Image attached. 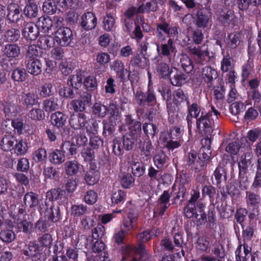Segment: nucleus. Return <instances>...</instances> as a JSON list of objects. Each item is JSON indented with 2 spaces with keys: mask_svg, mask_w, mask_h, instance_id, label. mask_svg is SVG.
<instances>
[{
  "mask_svg": "<svg viewBox=\"0 0 261 261\" xmlns=\"http://www.w3.org/2000/svg\"><path fill=\"white\" fill-rule=\"evenodd\" d=\"M71 215L74 216L80 217L88 213V208L86 205L81 204H75L71 206Z\"/></svg>",
  "mask_w": 261,
  "mask_h": 261,
  "instance_id": "obj_60",
  "label": "nucleus"
},
{
  "mask_svg": "<svg viewBox=\"0 0 261 261\" xmlns=\"http://www.w3.org/2000/svg\"><path fill=\"white\" fill-rule=\"evenodd\" d=\"M67 118V116L64 114L58 111L51 115L50 122L54 126L58 128H63L66 123Z\"/></svg>",
  "mask_w": 261,
  "mask_h": 261,
  "instance_id": "obj_23",
  "label": "nucleus"
},
{
  "mask_svg": "<svg viewBox=\"0 0 261 261\" xmlns=\"http://www.w3.org/2000/svg\"><path fill=\"white\" fill-rule=\"evenodd\" d=\"M64 195V191L59 188L53 189L48 191L46 193V197L50 201L61 199Z\"/></svg>",
  "mask_w": 261,
  "mask_h": 261,
  "instance_id": "obj_58",
  "label": "nucleus"
},
{
  "mask_svg": "<svg viewBox=\"0 0 261 261\" xmlns=\"http://www.w3.org/2000/svg\"><path fill=\"white\" fill-rule=\"evenodd\" d=\"M115 18L111 14H107L103 18V28L107 31H113L115 29Z\"/></svg>",
  "mask_w": 261,
  "mask_h": 261,
  "instance_id": "obj_53",
  "label": "nucleus"
},
{
  "mask_svg": "<svg viewBox=\"0 0 261 261\" xmlns=\"http://www.w3.org/2000/svg\"><path fill=\"white\" fill-rule=\"evenodd\" d=\"M214 175L217 181V186L222 182L226 180V173L225 169L222 167H218L214 171Z\"/></svg>",
  "mask_w": 261,
  "mask_h": 261,
  "instance_id": "obj_59",
  "label": "nucleus"
},
{
  "mask_svg": "<svg viewBox=\"0 0 261 261\" xmlns=\"http://www.w3.org/2000/svg\"><path fill=\"white\" fill-rule=\"evenodd\" d=\"M251 248L247 243L240 244L235 252L237 261H247L251 255Z\"/></svg>",
  "mask_w": 261,
  "mask_h": 261,
  "instance_id": "obj_17",
  "label": "nucleus"
},
{
  "mask_svg": "<svg viewBox=\"0 0 261 261\" xmlns=\"http://www.w3.org/2000/svg\"><path fill=\"white\" fill-rule=\"evenodd\" d=\"M241 42V35L238 32H234L229 35L227 41V46L230 49L236 48Z\"/></svg>",
  "mask_w": 261,
  "mask_h": 261,
  "instance_id": "obj_31",
  "label": "nucleus"
},
{
  "mask_svg": "<svg viewBox=\"0 0 261 261\" xmlns=\"http://www.w3.org/2000/svg\"><path fill=\"white\" fill-rule=\"evenodd\" d=\"M103 123V135L105 136H109L111 135L115 131L116 122H113L111 118H109V120H104Z\"/></svg>",
  "mask_w": 261,
  "mask_h": 261,
  "instance_id": "obj_42",
  "label": "nucleus"
},
{
  "mask_svg": "<svg viewBox=\"0 0 261 261\" xmlns=\"http://www.w3.org/2000/svg\"><path fill=\"white\" fill-rule=\"evenodd\" d=\"M43 11L49 14H53L57 9V4L53 0H46L43 5Z\"/></svg>",
  "mask_w": 261,
  "mask_h": 261,
  "instance_id": "obj_54",
  "label": "nucleus"
},
{
  "mask_svg": "<svg viewBox=\"0 0 261 261\" xmlns=\"http://www.w3.org/2000/svg\"><path fill=\"white\" fill-rule=\"evenodd\" d=\"M64 154L73 155L76 153V146L74 142L69 141H64L60 147Z\"/></svg>",
  "mask_w": 261,
  "mask_h": 261,
  "instance_id": "obj_33",
  "label": "nucleus"
},
{
  "mask_svg": "<svg viewBox=\"0 0 261 261\" xmlns=\"http://www.w3.org/2000/svg\"><path fill=\"white\" fill-rule=\"evenodd\" d=\"M170 196L171 195L168 191H164L158 199V204L160 208L159 212L160 215L162 216L166 210L170 205L169 203Z\"/></svg>",
  "mask_w": 261,
  "mask_h": 261,
  "instance_id": "obj_22",
  "label": "nucleus"
},
{
  "mask_svg": "<svg viewBox=\"0 0 261 261\" xmlns=\"http://www.w3.org/2000/svg\"><path fill=\"white\" fill-rule=\"evenodd\" d=\"M156 69L157 72L162 77H167L170 74L169 65L162 60L159 59L156 61Z\"/></svg>",
  "mask_w": 261,
  "mask_h": 261,
  "instance_id": "obj_43",
  "label": "nucleus"
},
{
  "mask_svg": "<svg viewBox=\"0 0 261 261\" xmlns=\"http://www.w3.org/2000/svg\"><path fill=\"white\" fill-rule=\"evenodd\" d=\"M180 64L187 73H190L193 69V65L191 60L186 54H181L180 56Z\"/></svg>",
  "mask_w": 261,
  "mask_h": 261,
  "instance_id": "obj_45",
  "label": "nucleus"
},
{
  "mask_svg": "<svg viewBox=\"0 0 261 261\" xmlns=\"http://www.w3.org/2000/svg\"><path fill=\"white\" fill-rule=\"evenodd\" d=\"M201 111L200 107L196 103H193L191 105H188V115L187 116V121L189 132H191L193 124V118L196 119L199 117V114Z\"/></svg>",
  "mask_w": 261,
  "mask_h": 261,
  "instance_id": "obj_18",
  "label": "nucleus"
},
{
  "mask_svg": "<svg viewBox=\"0 0 261 261\" xmlns=\"http://www.w3.org/2000/svg\"><path fill=\"white\" fill-rule=\"evenodd\" d=\"M200 191L198 189H193L191 192V198L188 204L184 208V213L187 217H191L193 215V211L197 207V202L201 201Z\"/></svg>",
  "mask_w": 261,
  "mask_h": 261,
  "instance_id": "obj_7",
  "label": "nucleus"
},
{
  "mask_svg": "<svg viewBox=\"0 0 261 261\" xmlns=\"http://www.w3.org/2000/svg\"><path fill=\"white\" fill-rule=\"evenodd\" d=\"M211 116L210 112H202L200 116L196 119V128L199 133L202 135H210L213 132Z\"/></svg>",
  "mask_w": 261,
  "mask_h": 261,
  "instance_id": "obj_1",
  "label": "nucleus"
},
{
  "mask_svg": "<svg viewBox=\"0 0 261 261\" xmlns=\"http://www.w3.org/2000/svg\"><path fill=\"white\" fill-rule=\"evenodd\" d=\"M134 138L138 139L141 134V124L139 121H135L129 126V133H127Z\"/></svg>",
  "mask_w": 261,
  "mask_h": 261,
  "instance_id": "obj_57",
  "label": "nucleus"
},
{
  "mask_svg": "<svg viewBox=\"0 0 261 261\" xmlns=\"http://www.w3.org/2000/svg\"><path fill=\"white\" fill-rule=\"evenodd\" d=\"M58 98L51 97L44 100L43 102V109L47 112H51L58 109Z\"/></svg>",
  "mask_w": 261,
  "mask_h": 261,
  "instance_id": "obj_38",
  "label": "nucleus"
},
{
  "mask_svg": "<svg viewBox=\"0 0 261 261\" xmlns=\"http://www.w3.org/2000/svg\"><path fill=\"white\" fill-rule=\"evenodd\" d=\"M65 155L60 149H56L49 154V162L55 165H59L65 161Z\"/></svg>",
  "mask_w": 261,
  "mask_h": 261,
  "instance_id": "obj_26",
  "label": "nucleus"
},
{
  "mask_svg": "<svg viewBox=\"0 0 261 261\" xmlns=\"http://www.w3.org/2000/svg\"><path fill=\"white\" fill-rule=\"evenodd\" d=\"M16 139L13 135L5 134L0 142L1 148L4 151H11L14 149Z\"/></svg>",
  "mask_w": 261,
  "mask_h": 261,
  "instance_id": "obj_19",
  "label": "nucleus"
},
{
  "mask_svg": "<svg viewBox=\"0 0 261 261\" xmlns=\"http://www.w3.org/2000/svg\"><path fill=\"white\" fill-rule=\"evenodd\" d=\"M202 76L208 86L210 87L212 86L214 80L217 78L218 73L216 70L211 67L205 66L202 69Z\"/></svg>",
  "mask_w": 261,
  "mask_h": 261,
  "instance_id": "obj_24",
  "label": "nucleus"
},
{
  "mask_svg": "<svg viewBox=\"0 0 261 261\" xmlns=\"http://www.w3.org/2000/svg\"><path fill=\"white\" fill-rule=\"evenodd\" d=\"M64 165L66 173L71 176L76 174L80 168V164L75 160L67 161Z\"/></svg>",
  "mask_w": 261,
  "mask_h": 261,
  "instance_id": "obj_35",
  "label": "nucleus"
},
{
  "mask_svg": "<svg viewBox=\"0 0 261 261\" xmlns=\"http://www.w3.org/2000/svg\"><path fill=\"white\" fill-rule=\"evenodd\" d=\"M38 8L35 3H30L27 5L23 10L24 15L29 18H34L37 16Z\"/></svg>",
  "mask_w": 261,
  "mask_h": 261,
  "instance_id": "obj_52",
  "label": "nucleus"
},
{
  "mask_svg": "<svg viewBox=\"0 0 261 261\" xmlns=\"http://www.w3.org/2000/svg\"><path fill=\"white\" fill-rule=\"evenodd\" d=\"M27 69L29 73L34 75H38L42 72V64L38 59L26 60Z\"/></svg>",
  "mask_w": 261,
  "mask_h": 261,
  "instance_id": "obj_21",
  "label": "nucleus"
},
{
  "mask_svg": "<svg viewBox=\"0 0 261 261\" xmlns=\"http://www.w3.org/2000/svg\"><path fill=\"white\" fill-rule=\"evenodd\" d=\"M28 146L27 142L25 140H20L17 141L16 140V143L14 147V152L17 155H23L28 150Z\"/></svg>",
  "mask_w": 261,
  "mask_h": 261,
  "instance_id": "obj_49",
  "label": "nucleus"
},
{
  "mask_svg": "<svg viewBox=\"0 0 261 261\" xmlns=\"http://www.w3.org/2000/svg\"><path fill=\"white\" fill-rule=\"evenodd\" d=\"M249 99L247 101V105H252L251 100L253 101V106L255 107L261 102V93L257 89H254L248 93Z\"/></svg>",
  "mask_w": 261,
  "mask_h": 261,
  "instance_id": "obj_48",
  "label": "nucleus"
},
{
  "mask_svg": "<svg viewBox=\"0 0 261 261\" xmlns=\"http://www.w3.org/2000/svg\"><path fill=\"white\" fill-rule=\"evenodd\" d=\"M138 220V214L136 211H130L123 221V226L125 229V230L128 231L133 229L137 225Z\"/></svg>",
  "mask_w": 261,
  "mask_h": 261,
  "instance_id": "obj_16",
  "label": "nucleus"
},
{
  "mask_svg": "<svg viewBox=\"0 0 261 261\" xmlns=\"http://www.w3.org/2000/svg\"><path fill=\"white\" fill-rule=\"evenodd\" d=\"M187 162V165L191 166L197 171L201 170L205 166L204 161H202L199 155L197 156L196 153L194 151L188 153Z\"/></svg>",
  "mask_w": 261,
  "mask_h": 261,
  "instance_id": "obj_14",
  "label": "nucleus"
},
{
  "mask_svg": "<svg viewBox=\"0 0 261 261\" xmlns=\"http://www.w3.org/2000/svg\"><path fill=\"white\" fill-rule=\"evenodd\" d=\"M83 75L81 71L77 72L76 74L72 75L68 80L67 84L75 89H78L82 85Z\"/></svg>",
  "mask_w": 261,
  "mask_h": 261,
  "instance_id": "obj_37",
  "label": "nucleus"
},
{
  "mask_svg": "<svg viewBox=\"0 0 261 261\" xmlns=\"http://www.w3.org/2000/svg\"><path fill=\"white\" fill-rule=\"evenodd\" d=\"M23 103L27 107H32L38 102V96L34 92H27L22 94Z\"/></svg>",
  "mask_w": 261,
  "mask_h": 261,
  "instance_id": "obj_28",
  "label": "nucleus"
},
{
  "mask_svg": "<svg viewBox=\"0 0 261 261\" xmlns=\"http://www.w3.org/2000/svg\"><path fill=\"white\" fill-rule=\"evenodd\" d=\"M253 157L254 154L251 148L241 156L238 163L240 175L246 173L248 168L252 163Z\"/></svg>",
  "mask_w": 261,
  "mask_h": 261,
  "instance_id": "obj_9",
  "label": "nucleus"
},
{
  "mask_svg": "<svg viewBox=\"0 0 261 261\" xmlns=\"http://www.w3.org/2000/svg\"><path fill=\"white\" fill-rule=\"evenodd\" d=\"M156 46L158 53H160L164 56L169 57L176 50V48L173 45V39L171 38H169L166 43L162 44L160 46L156 44Z\"/></svg>",
  "mask_w": 261,
  "mask_h": 261,
  "instance_id": "obj_25",
  "label": "nucleus"
},
{
  "mask_svg": "<svg viewBox=\"0 0 261 261\" xmlns=\"http://www.w3.org/2000/svg\"><path fill=\"white\" fill-rule=\"evenodd\" d=\"M37 43L41 48L45 49L53 46V39L50 36L43 35L39 38Z\"/></svg>",
  "mask_w": 261,
  "mask_h": 261,
  "instance_id": "obj_51",
  "label": "nucleus"
},
{
  "mask_svg": "<svg viewBox=\"0 0 261 261\" xmlns=\"http://www.w3.org/2000/svg\"><path fill=\"white\" fill-rule=\"evenodd\" d=\"M212 12L210 9L202 8L196 14L195 25L199 28H206L212 23Z\"/></svg>",
  "mask_w": 261,
  "mask_h": 261,
  "instance_id": "obj_4",
  "label": "nucleus"
},
{
  "mask_svg": "<svg viewBox=\"0 0 261 261\" xmlns=\"http://www.w3.org/2000/svg\"><path fill=\"white\" fill-rule=\"evenodd\" d=\"M15 239V234L13 230L11 229L5 228L0 232V239L4 243H11Z\"/></svg>",
  "mask_w": 261,
  "mask_h": 261,
  "instance_id": "obj_40",
  "label": "nucleus"
},
{
  "mask_svg": "<svg viewBox=\"0 0 261 261\" xmlns=\"http://www.w3.org/2000/svg\"><path fill=\"white\" fill-rule=\"evenodd\" d=\"M210 238L207 237H200L197 241V248L202 251H206L210 246Z\"/></svg>",
  "mask_w": 261,
  "mask_h": 261,
  "instance_id": "obj_63",
  "label": "nucleus"
},
{
  "mask_svg": "<svg viewBox=\"0 0 261 261\" xmlns=\"http://www.w3.org/2000/svg\"><path fill=\"white\" fill-rule=\"evenodd\" d=\"M158 9V2L156 1L148 0L138 8V13L155 12Z\"/></svg>",
  "mask_w": 261,
  "mask_h": 261,
  "instance_id": "obj_29",
  "label": "nucleus"
},
{
  "mask_svg": "<svg viewBox=\"0 0 261 261\" xmlns=\"http://www.w3.org/2000/svg\"><path fill=\"white\" fill-rule=\"evenodd\" d=\"M91 101V95L85 92L79 99L72 100L70 102L71 108L75 112H82L89 106Z\"/></svg>",
  "mask_w": 261,
  "mask_h": 261,
  "instance_id": "obj_6",
  "label": "nucleus"
},
{
  "mask_svg": "<svg viewBox=\"0 0 261 261\" xmlns=\"http://www.w3.org/2000/svg\"><path fill=\"white\" fill-rule=\"evenodd\" d=\"M33 158L36 162H42L47 158L46 150L44 148H39L36 149L33 154Z\"/></svg>",
  "mask_w": 261,
  "mask_h": 261,
  "instance_id": "obj_64",
  "label": "nucleus"
},
{
  "mask_svg": "<svg viewBox=\"0 0 261 261\" xmlns=\"http://www.w3.org/2000/svg\"><path fill=\"white\" fill-rule=\"evenodd\" d=\"M253 67V59L249 58L247 63H246L242 67V76L244 80L249 76Z\"/></svg>",
  "mask_w": 261,
  "mask_h": 261,
  "instance_id": "obj_61",
  "label": "nucleus"
},
{
  "mask_svg": "<svg viewBox=\"0 0 261 261\" xmlns=\"http://www.w3.org/2000/svg\"><path fill=\"white\" fill-rule=\"evenodd\" d=\"M40 52V49H38L36 45H29L26 48V60L37 59V57L39 56Z\"/></svg>",
  "mask_w": 261,
  "mask_h": 261,
  "instance_id": "obj_50",
  "label": "nucleus"
},
{
  "mask_svg": "<svg viewBox=\"0 0 261 261\" xmlns=\"http://www.w3.org/2000/svg\"><path fill=\"white\" fill-rule=\"evenodd\" d=\"M4 40L9 43L16 42L20 38V31L17 29L11 28L6 30L3 35Z\"/></svg>",
  "mask_w": 261,
  "mask_h": 261,
  "instance_id": "obj_27",
  "label": "nucleus"
},
{
  "mask_svg": "<svg viewBox=\"0 0 261 261\" xmlns=\"http://www.w3.org/2000/svg\"><path fill=\"white\" fill-rule=\"evenodd\" d=\"M23 201L25 205L30 208L35 207L39 204L38 196L33 192L26 193L23 198Z\"/></svg>",
  "mask_w": 261,
  "mask_h": 261,
  "instance_id": "obj_34",
  "label": "nucleus"
},
{
  "mask_svg": "<svg viewBox=\"0 0 261 261\" xmlns=\"http://www.w3.org/2000/svg\"><path fill=\"white\" fill-rule=\"evenodd\" d=\"M54 37L58 44L62 46H67L71 42L73 34L70 28L60 27L55 32Z\"/></svg>",
  "mask_w": 261,
  "mask_h": 261,
  "instance_id": "obj_2",
  "label": "nucleus"
},
{
  "mask_svg": "<svg viewBox=\"0 0 261 261\" xmlns=\"http://www.w3.org/2000/svg\"><path fill=\"white\" fill-rule=\"evenodd\" d=\"M96 24V17L92 12H86L81 16V25L85 30H89L94 29Z\"/></svg>",
  "mask_w": 261,
  "mask_h": 261,
  "instance_id": "obj_13",
  "label": "nucleus"
},
{
  "mask_svg": "<svg viewBox=\"0 0 261 261\" xmlns=\"http://www.w3.org/2000/svg\"><path fill=\"white\" fill-rule=\"evenodd\" d=\"M155 33L158 39L161 41H163L166 39V37L163 33L167 34L171 38L176 37L178 32L176 27H172L166 21H163L157 24Z\"/></svg>",
  "mask_w": 261,
  "mask_h": 261,
  "instance_id": "obj_3",
  "label": "nucleus"
},
{
  "mask_svg": "<svg viewBox=\"0 0 261 261\" xmlns=\"http://www.w3.org/2000/svg\"><path fill=\"white\" fill-rule=\"evenodd\" d=\"M233 18V13L231 11H227L221 12L218 16L217 19L219 22L225 24L229 23Z\"/></svg>",
  "mask_w": 261,
  "mask_h": 261,
  "instance_id": "obj_56",
  "label": "nucleus"
},
{
  "mask_svg": "<svg viewBox=\"0 0 261 261\" xmlns=\"http://www.w3.org/2000/svg\"><path fill=\"white\" fill-rule=\"evenodd\" d=\"M170 80L173 86H180L187 81V76L176 68H172L170 71Z\"/></svg>",
  "mask_w": 261,
  "mask_h": 261,
  "instance_id": "obj_11",
  "label": "nucleus"
},
{
  "mask_svg": "<svg viewBox=\"0 0 261 261\" xmlns=\"http://www.w3.org/2000/svg\"><path fill=\"white\" fill-rule=\"evenodd\" d=\"M7 10V17L12 22H17L22 17V9L17 4H10Z\"/></svg>",
  "mask_w": 261,
  "mask_h": 261,
  "instance_id": "obj_12",
  "label": "nucleus"
},
{
  "mask_svg": "<svg viewBox=\"0 0 261 261\" xmlns=\"http://www.w3.org/2000/svg\"><path fill=\"white\" fill-rule=\"evenodd\" d=\"M23 254L29 257H37L40 259L41 255L39 253L37 245L30 243L27 249L23 251Z\"/></svg>",
  "mask_w": 261,
  "mask_h": 261,
  "instance_id": "obj_41",
  "label": "nucleus"
},
{
  "mask_svg": "<svg viewBox=\"0 0 261 261\" xmlns=\"http://www.w3.org/2000/svg\"><path fill=\"white\" fill-rule=\"evenodd\" d=\"M37 23L38 28H40L44 33L51 30L53 25L51 18L48 16L40 17Z\"/></svg>",
  "mask_w": 261,
  "mask_h": 261,
  "instance_id": "obj_30",
  "label": "nucleus"
},
{
  "mask_svg": "<svg viewBox=\"0 0 261 261\" xmlns=\"http://www.w3.org/2000/svg\"><path fill=\"white\" fill-rule=\"evenodd\" d=\"M45 216L48 219L53 222L58 221L60 217V212L59 207L51 206L47 208L45 212Z\"/></svg>",
  "mask_w": 261,
  "mask_h": 261,
  "instance_id": "obj_39",
  "label": "nucleus"
},
{
  "mask_svg": "<svg viewBox=\"0 0 261 261\" xmlns=\"http://www.w3.org/2000/svg\"><path fill=\"white\" fill-rule=\"evenodd\" d=\"M188 97L184 93L183 90L178 89L175 91L174 94V102L177 106L180 105L181 103L186 101L187 105H189V101L187 100Z\"/></svg>",
  "mask_w": 261,
  "mask_h": 261,
  "instance_id": "obj_62",
  "label": "nucleus"
},
{
  "mask_svg": "<svg viewBox=\"0 0 261 261\" xmlns=\"http://www.w3.org/2000/svg\"><path fill=\"white\" fill-rule=\"evenodd\" d=\"M88 123V119L86 115L83 113L77 115H72L69 120V124L71 127L75 129H79Z\"/></svg>",
  "mask_w": 261,
  "mask_h": 261,
  "instance_id": "obj_15",
  "label": "nucleus"
},
{
  "mask_svg": "<svg viewBox=\"0 0 261 261\" xmlns=\"http://www.w3.org/2000/svg\"><path fill=\"white\" fill-rule=\"evenodd\" d=\"M139 148L140 150V155L144 160L148 161L151 159L154 147L149 139L144 141L140 140L139 143Z\"/></svg>",
  "mask_w": 261,
  "mask_h": 261,
  "instance_id": "obj_10",
  "label": "nucleus"
},
{
  "mask_svg": "<svg viewBox=\"0 0 261 261\" xmlns=\"http://www.w3.org/2000/svg\"><path fill=\"white\" fill-rule=\"evenodd\" d=\"M21 33L24 38L30 40H35L39 35L37 24L32 22H24Z\"/></svg>",
  "mask_w": 261,
  "mask_h": 261,
  "instance_id": "obj_5",
  "label": "nucleus"
},
{
  "mask_svg": "<svg viewBox=\"0 0 261 261\" xmlns=\"http://www.w3.org/2000/svg\"><path fill=\"white\" fill-rule=\"evenodd\" d=\"M189 51L191 54L197 57L198 62L202 63V62L205 59V57L208 55L207 50H201L199 47L189 46L188 47Z\"/></svg>",
  "mask_w": 261,
  "mask_h": 261,
  "instance_id": "obj_46",
  "label": "nucleus"
},
{
  "mask_svg": "<svg viewBox=\"0 0 261 261\" xmlns=\"http://www.w3.org/2000/svg\"><path fill=\"white\" fill-rule=\"evenodd\" d=\"M256 167L255 176L252 185V187L254 189L261 187V158L257 159Z\"/></svg>",
  "mask_w": 261,
  "mask_h": 261,
  "instance_id": "obj_55",
  "label": "nucleus"
},
{
  "mask_svg": "<svg viewBox=\"0 0 261 261\" xmlns=\"http://www.w3.org/2000/svg\"><path fill=\"white\" fill-rule=\"evenodd\" d=\"M20 47L16 44H8L5 45L4 53L8 58H15L20 54Z\"/></svg>",
  "mask_w": 261,
  "mask_h": 261,
  "instance_id": "obj_32",
  "label": "nucleus"
},
{
  "mask_svg": "<svg viewBox=\"0 0 261 261\" xmlns=\"http://www.w3.org/2000/svg\"><path fill=\"white\" fill-rule=\"evenodd\" d=\"M260 200V196L258 194L252 191L246 192V202L248 208H252L254 211L257 210L259 207Z\"/></svg>",
  "mask_w": 261,
  "mask_h": 261,
  "instance_id": "obj_20",
  "label": "nucleus"
},
{
  "mask_svg": "<svg viewBox=\"0 0 261 261\" xmlns=\"http://www.w3.org/2000/svg\"><path fill=\"white\" fill-rule=\"evenodd\" d=\"M93 113L99 118H103L108 113V108L100 103L96 102L92 108Z\"/></svg>",
  "mask_w": 261,
  "mask_h": 261,
  "instance_id": "obj_47",
  "label": "nucleus"
},
{
  "mask_svg": "<svg viewBox=\"0 0 261 261\" xmlns=\"http://www.w3.org/2000/svg\"><path fill=\"white\" fill-rule=\"evenodd\" d=\"M100 174L99 172L94 169H91L87 172L85 179L89 185H93L99 180Z\"/></svg>",
  "mask_w": 261,
  "mask_h": 261,
  "instance_id": "obj_36",
  "label": "nucleus"
},
{
  "mask_svg": "<svg viewBox=\"0 0 261 261\" xmlns=\"http://www.w3.org/2000/svg\"><path fill=\"white\" fill-rule=\"evenodd\" d=\"M205 205L200 201L197 202V207H195L193 211V215L188 218H193L194 222L197 225L205 224L207 221L206 215L204 211Z\"/></svg>",
  "mask_w": 261,
  "mask_h": 261,
  "instance_id": "obj_8",
  "label": "nucleus"
},
{
  "mask_svg": "<svg viewBox=\"0 0 261 261\" xmlns=\"http://www.w3.org/2000/svg\"><path fill=\"white\" fill-rule=\"evenodd\" d=\"M155 165L158 169H161L165 163L167 158L166 154L161 150H157L153 158Z\"/></svg>",
  "mask_w": 261,
  "mask_h": 261,
  "instance_id": "obj_44",
  "label": "nucleus"
}]
</instances>
